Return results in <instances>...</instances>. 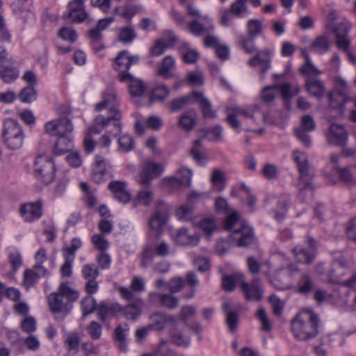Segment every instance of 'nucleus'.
Returning <instances> with one entry per match:
<instances>
[{
  "label": "nucleus",
  "instance_id": "nucleus-1",
  "mask_svg": "<svg viewBox=\"0 0 356 356\" xmlns=\"http://www.w3.org/2000/svg\"><path fill=\"white\" fill-rule=\"evenodd\" d=\"M247 35L239 36V44L242 49L248 54L257 52V54L249 60L248 64L251 67L260 65V72L265 74L270 68L271 51L264 49L257 51L254 40L256 38L263 33V23L257 19H249L246 25Z\"/></svg>",
  "mask_w": 356,
  "mask_h": 356
},
{
  "label": "nucleus",
  "instance_id": "nucleus-2",
  "mask_svg": "<svg viewBox=\"0 0 356 356\" xmlns=\"http://www.w3.org/2000/svg\"><path fill=\"white\" fill-rule=\"evenodd\" d=\"M104 108H107L110 115L107 117L102 115H97L94 120L91 130L95 133H100L104 128L112 123L114 128L113 135H118L122 129V124L120 121L122 115L118 108L117 92L112 88H108L102 93V101L95 105L96 111H101Z\"/></svg>",
  "mask_w": 356,
  "mask_h": 356
},
{
  "label": "nucleus",
  "instance_id": "nucleus-3",
  "mask_svg": "<svg viewBox=\"0 0 356 356\" xmlns=\"http://www.w3.org/2000/svg\"><path fill=\"white\" fill-rule=\"evenodd\" d=\"M263 104H254L245 106H235L227 108L226 122L236 131L241 132V123L238 119V115H242L250 119L252 123L258 124V120L261 118L264 123L272 124L273 122L268 112L264 111Z\"/></svg>",
  "mask_w": 356,
  "mask_h": 356
},
{
  "label": "nucleus",
  "instance_id": "nucleus-4",
  "mask_svg": "<svg viewBox=\"0 0 356 356\" xmlns=\"http://www.w3.org/2000/svg\"><path fill=\"white\" fill-rule=\"evenodd\" d=\"M163 171L162 166L159 163H148L142 172L136 176V181L141 186V189L137 193L134 204L149 206L154 201V194L150 188L152 180L159 177Z\"/></svg>",
  "mask_w": 356,
  "mask_h": 356
},
{
  "label": "nucleus",
  "instance_id": "nucleus-5",
  "mask_svg": "<svg viewBox=\"0 0 356 356\" xmlns=\"http://www.w3.org/2000/svg\"><path fill=\"white\" fill-rule=\"evenodd\" d=\"M320 319L313 311H303L292 320L291 329L298 340L307 341L316 337L318 333Z\"/></svg>",
  "mask_w": 356,
  "mask_h": 356
},
{
  "label": "nucleus",
  "instance_id": "nucleus-6",
  "mask_svg": "<svg viewBox=\"0 0 356 356\" xmlns=\"http://www.w3.org/2000/svg\"><path fill=\"white\" fill-rule=\"evenodd\" d=\"M326 276L329 282L347 287L356 284V270L343 256L332 261Z\"/></svg>",
  "mask_w": 356,
  "mask_h": 356
},
{
  "label": "nucleus",
  "instance_id": "nucleus-7",
  "mask_svg": "<svg viewBox=\"0 0 356 356\" xmlns=\"http://www.w3.org/2000/svg\"><path fill=\"white\" fill-rule=\"evenodd\" d=\"M3 138L7 147L11 149L20 148L24 142V133L18 122L13 119L4 122Z\"/></svg>",
  "mask_w": 356,
  "mask_h": 356
},
{
  "label": "nucleus",
  "instance_id": "nucleus-8",
  "mask_svg": "<svg viewBox=\"0 0 356 356\" xmlns=\"http://www.w3.org/2000/svg\"><path fill=\"white\" fill-rule=\"evenodd\" d=\"M34 172L38 179L45 184H50L55 177V165L51 156L38 155L34 162Z\"/></svg>",
  "mask_w": 356,
  "mask_h": 356
},
{
  "label": "nucleus",
  "instance_id": "nucleus-9",
  "mask_svg": "<svg viewBox=\"0 0 356 356\" xmlns=\"http://www.w3.org/2000/svg\"><path fill=\"white\" fill-rule=\"evenodd\" d=\"M140 57L138 55H131L127 50L120 51L115 58L113 68L119 72L118 79L125 82L127 79H131L132 75L128 72L132 65L138 63Z\"/></svg>",
  "mask_w": 356,
  "mask_h": 356
},
{
  "label": "nucleus",
  "instance_id": "nucleus-10",
  "mask_svg": "<svg viewBox=\"0 0 356 356\" xmlns=\"http://www.w3.org/2000/svg\"><path fill=\"white\" fill-rule=\"evenodd\" d=\"M47 300L49 309L57 321H63L72 308V305L57 292L49 294Z\"/></svg>",
  "mask_w": 356,
  "mask_h": 356
},
{
  "label": "nucleus",
  "instance_id": "nucleus-11",
  "mask_svg": "<svg viewBox=\"0 0 356 356\" xmlns=\"http://www.w3.org/2000/svg\"><path fill=\"white\" fill-rule=\"evenodd\" d=\"M293 159L296 163L299 172L298 183L305 186L312 184L314 174L310 169L307 155L300 151L296 150L293 152Z\"/></svg>",
  "mask_w": 356,
  "mask_h": 356
},
{
  "label": "nucleus",
  "instance_id": "nucleus-12",
  "mask_svg": "<svg viewBox=\"0 0 356 356\" xmlns=\"http://www.w3.org/2000/svg\"><path fill=\"white\" fill-rule=\"evenodd\" d=\"M308 248L298 245L292 252L297 262L303 264H311L315 259L317 252V242L310 236H306L305 240Z\"/></svg>",
  "mask_w": 356,
  "mask_h": 356
},
{
  "label": "nucleus",
  "instance_id": "nucleus-13",
  "mask_svg": "<svg viewBox=\"0 0 356 356\" xmlns=\"http://www.w3.org/2000/svg\"><path fill=\"white\" fill-rule=\"evenodd\" d=\"M45 133L51 136H67L73 131V125L67 118H63L48 122L44 125Z\"/></svg>",
  "mask_w": 356,
  "mask_h": 356
},
{
  "label": "nucleus",
  "instance_id": "nucleus-14",
  "mask_svg": "<svg viewBox=\"0 0 356 356\" xmlns=\"http://www.w3.org/2000/svg\"><path fill=\"white\" fill-rule=\"evenodd\" d=\"M316 124L313 117L310 115H305L301 118L300 126L295 129L297 138L307 147L311 146V137L309 132L316 129Z\"/></svg>",
  "mask_w": 356,
  "mask_h": 356
},
{
  "label": "nucleus",
  "instance_id": "nucleus-15",
  "mask_svg": "<svg viewBox=\"0 0 356 356\" xmlns=\"http://www.w3.org/2000/svg\"><path fill=\"white\" fill-rule=\"evenodd\" d=\"M43 201L38 199L35 202H27L20 205L19 213L26 222H33L42 216Z\"/></svg>",
  "mask_w": 356,
  "mask_h": 356
},
{
  "label": "nucleus",
  "instance_id": "nucleus-16",
  "mask_svg": "<svg viewBox=\"0 0 356 356\" xmlns=\"http://www.w3.org/2000/svg\"><path fill=\"white\" fill-rule=\"evenodd\" d=\"M241 289L245 299L248 301L259 302L263 299L264 289L259 279L255 278L251 283H248L243 279Z\"/></svg>",
  "mask_w": 356,
  "mask_h": 356
},
{
  "label": "nucleus",
  "instance_id": "nucleus-17",
  "mask_svg": "<svg viewBox=\"0 0 356 356\" xmlns=\"http://www.w3.org/2000/svg\"><path fill=\"white\" fill-rule=\"evenodd\" d=\"M351 27V23L349 21L344 20L337 24L333 29V32L337 38V47L344 51H348L350 44L348 32Z\"/></svg>",
  "mask_w": 356,
  "mask_h": 356
},
{
  "label": "nucleus",
  "instance_id": "nucleus-18",
  "mask_svg": "<svg viewBox=\"0 0 356 356\" xmlns=\"http://www.w3.org/2000/svg\"><path fill=\"white\" fill-rule=\"evenodd\" d=\"M111 167L109 162L102 156L96 155L92 165L91 179L97 184L106 180L107 170Z\"/></svg>",
  "mask_w": 356,
  "mask_h": 356
},
{
  "label": "nucleus",
  "instance_id": "nucleus-19",
  "mask_svg": "<svg viewBox=\"0 0 356 356\" xmlns=\"http://www.w3.org/2000/svg\"><path fill=\"white\" fill-rule=\"evenodd\" d=\"M193 172L191 170L182 168L177 172L175 177H167L165 179L166 184L171 188H178L181 186L190 187L192 181Z\"/></svg>",
  "mask_w": 356,
  "mask_h": 356
},
{
  "label": "nucleus",
  "instance_id": "nucleus-20",
  "mask_svg": "<svg viewBox=\"0 0 356 356\" xmlns=\"http://www.w3.org/2000/svg\"><path fill=\"white\" fill-rule=\"evenodd\" d=\"M326 138L330 145L344 147L347 143L348 134L342 126L332 123L326 134Z\"/></svg>",
  "mask_w": 356,
  "mask_h": 356
},
{
  "label": "nucleus",
  "instance_id": "nucleus-21",
  "mask_svg": "<svg viewBox=\"0 0 356 356\" xmlns=\"http://www.w3.org/2000/svg\"><path fill=\"white\" fill-rule=\"evenodd\" d=\"M168 211V207L165 203L161 201L157 202V209L149 219V225L152 229L159 231L167 222Z\"/></svg>",
  "mask_w": 356,
  "mask_h": 356
},
{
  "label": "nucleus",
  "instance_id": "nucleus-22",
  "mask_svg": "<svg viewBox=\"0 0 356 356\" xmlns=\"http://www.w3.org/2000/svg\"><path fill=\"white\" fill-rule=\"evenodd\" d=\"M108 188L113 193L114 198L122 204L129 202L131 195L127 188V183L120 180L112 181L108 184Z\"/></svg>",
  "mask_w": 356,
  "mask_h": 356
},
{
  "label": "nucleus",
  "instance_id": "nucleus-23",
  "mask_svg": "<svg viewBox=\"0 0 356 356\" xmlns=\"http://www.w3.org/2000/svg\"><path fill=\"white\" fill-rule=\"evenodd\" d=\"M49 274V271L42 266H33L24 273L23 284L26 289L33 286L41 277Z\"/></svg>",
  "mask_w": 356,
  "mask_h": 356
},
{
  "label": "nucleus",
  "instance_id": "nucleus-24",
  "mask_svg": "<svg viewBox=\"0 0 356 356\" xmlns=\"http://www.w3.org/2000/svg\"><path fill=\"white\" fill-rule=\"evenodd\" d=\"M232 237L237 242L238 246H248L253 241V229L245 224L242 225L240 229L232 232Z\"/></svg>",
  "mask_w": 356,
  "mask_h": 356
},
{
  "label": "nucleus",
  "instance_id": "nucleus-25",
  "mask_svg": "<svg viewBox=\"0 0 356 356\" xmlns=\"http://www.w3.org/2000/svg\"><path fill=\"white\" fill-rule=\"evenodd\" d=\"M222 310L226 316V323L231 332L234 333L238 323V308L236 305H232L229 301H225L222 305Z\"/></svg>",
  "mask_w": 356,
  "mask_h": 356
},
{
  "label": "nucleus",
  "instance_id": "nucleus-26",
  "mask_svg": "<svg viewBox=\"0 0 356 356\" xmlns=\"http://www.w3.org/2000/svg\"><path fill=\"white\" fill-rule=\"evenodd\" d=\"M152 323L149 325L152 330H161L165 328L168 324L175 325L177 320L175 316L166 315L163 313H156L150 317Z\"/></svg>",
  "mask_w": 356,
  "mask_h": 356
},
{
  "label": "nucleus",
  "instance_id": "nucleus-27",
  "mask_svg": "<svg viewBox=\"0 0 356 356\" xmlns=\"http://www.w3.org/2000/svg\"><path fill=\"white\" fill-rule=\"evenodd\" d=\"M197 120L196 111L191 109L180 115L178 120V126L184 131L190 132L196 126Z\"/></svg>",
  "mask_w": 356,
  "mask_h": 356
},
{
  "label": "nucleus",
  "instance_id": "nucleus-28",
  "mask_svg": "<svg viewBox=\"0 0 356 356\" xmlns=\"http://www.w3.org/2000/svg\"><path fill=\"white\" fill-rule=\"evenodd\" d=\"M143 300L141 298H137L131 303L123 307L122 316L129 321H136L142 313L143 307Z\"/></svg>",
  "mask_w": 356,
  "mask_h": 356
},
{
  "label": "nucleus",
  "instance_id": "nucleus-29",
  "mask_svg": "<svg viewBox=\"0 0 356 356\" xmlns=\"http://www.w3.org/2000/svg\"><path fill=\"white\" fill-rule=\"evenodd\" d=\"M193 98V103H198L200 105L203 118H214L216 117V113L212 110L211 102L204 97L202 92L194 91Z\"/></svg>",
  "mask_w": 356,
  "mask_h": 356
},
{
  "label": "nucleus",
  "instance_id": "nucleus-30",
  "mask_svg": "<svg viewBox=\"0 0 356 356\" xmlns=\"http://www.w3.org/2000/svg\"><path fill=\"white\" fill-rule=\"evenodd\" d=\"M307 92L313 97L320 98L325 92V86L321 79L316 77H308L305 82Z\"/></svg>",
  "mask_w": 356,
  "mask_h": 356
},
{
  "label": "nucleus",
  "instance_id": "nucleus-31",
  "mask_svg": "<svg viewBox=\"0 0 356 356\" xmlns=\"http://www.w3.org/2000/svg\"><path fill=\"white\" fill-rule=\"evenodd\" d=\"M200 236L197 234H189L188 229L181 228L179 229L177 235V242L182 245L196 246L200 241Z\"/></svg>",
  "mask_w": 356,
  "mask_h": 356
},
{
  "label": "nucleus",
  "instance_id": "nucleus-32",
  "mask_svg": "<svg viewBox=\"0 0 356 356\" xmlns=\"http://www.w3.org/2000/svg\"><path fill=\"white\" fill-rule=\"evenodd\" d=\"M296 287L297 292L307 295L315 290L314 280L309 274L303 273L298 280Z\"/></svg>",
  "mask_w": 356,
  "mask_h": 356
},
{
  "label": "nucleus",
  "instance_id": "nucleus-33",
  "mask_svg": "<svg viewBox=\"0 0 356 356\" xmlns=\"http://www.w3.org/2000/svg\"><path fill=\"white\" fill-rule=\"evenodd\" d=\"M214 26L211 21H207L205 24L197 20H193L188 24L190 32L195 36H201L213 31Z\"/></svg>",
  "mask_w": 356,
  "mask_h": 356
},
{
  "label": "nucleus",
  "instance_id": "nucleus-34",
  "mask_svg": "<svg viewBox=\"0 0 356 356\" xmlns=\"http://www.w3.org/2000/svg\"><path fill=\"white\" fill-rule=\"evenodd\" d=\"M68 13L63 14V17L69 19L72 23H82L88 17V13L83 7L67 8Z\"/></svg>",
  "mask_w": 356,
  "mask_h": 356
},
{
  "label": "nucleus",
  "instance_id": "nucleus-35",
  "mask_svg": "<svg viewBox=\"0 0 356 356\" xmlns=\"http://www.w3.org/2000/svg\"><path fill=\"white\" fill-rule=\"evenodd\" d=\"M244 275L242 274L225 275L222 279V289L227 291H233L236 285L241 287Z\"/></svg>",
  "mask_w": 356,
  "mask_h": 356
},
{
  "label": "nucleus",
  "instance_id": "nucleus-36",
  "mask_svg": "<svg viewBox=\"0 0 356 356\" xmlns=\"http://www.w3.org/2000/svg\"><path fill=\"white\" fill-rule=\"evenodd\" d=\"M58 294H60L62 297H63L65 300L69 301L72 305L73 302H75L78 300L79 297V293L72 288L68 282H62L56 291Z\"/></svg>",
  "mask_w": 356,
  "mask_h": 356
},
{
  "label": "nucleus",
  "instance_id": "nucleus-37",
  "mask_svg": "<svg viewBox=\"0 0 356 356\" xmlns=\"http://www.w3.org/2000/svg\"><path fill=\"white\" fill-rule=\"evenodd\" d=\"M190 155L200 165H204L207 162V158L204 153L200 139H197L193 142V146L190 150Z\"/></svg>",
  "mask_w": 356,
  "mask_h": 356
},
{
  "label": "nucleus",
  "instance_id": "nucleus-38",
  "mask_svg": "<svg viewBox=\"0 0 356 356\" xmlns=\"http://www.w3.org/2000/svg\"><path fill=\"white\" fill-rule=\"evenodd\" d=\"M19 76V70L10 65L0 66V78L6 83L15 81Z\"/></svg>",
  "mask_w": 356,
  "mask_h": 356
},
{
  "label": "nucleus",
  "instance_id": "nucleus-39",
  "mask_svg": "<svg viewBox=\"0 0 356 356\" xmlns=\"http://www.w3.org/2000/svg\"><path fill=\"white\" fill-rule=\"evenodd\" d=\"M330 47L328 36L321 35L317 36L312 42L309 49H314L318 54H324L329 51Z\"/></svg>",
  "mask_w": 356,
  "mask_h": 356
},
{
  "label": "nucleus",
  "instance_id": "nucleus-40",
  "mask_svg": "<svg viewBox=\"0 0 356 356\" xmlns=\"http://www.w3.org/2000/svg\"><path fill=\"white\" fill-rule=\"evenodd\" d=\"M57 141L54 146V152L56 155L67 153L72 147V140L69 136L57 137Z\"/></svg>",
  "mask_w": 356,
  "mask_h": 356
},
{
  "label": "nucleus",
  "instance_id": "nucleus-41",
  "mask_svg": "<svg viewBox=\"0 0 356 356\" xmlns=\"http://www.w3.org/2000/svg\"><path fill=\"white\" fill-rule=\"evenodd\" d=\"M283 270V268L277 270L273 277L269 278V282L275 289L284 291L289 289V284L286 281V276L284 275Z\"/></svg>",
  "mask_w": 356,
  "mask_h": 356
},
{
  "label": "nucleus",
  "instance_id": "nucleus-42",
  "mask_svg": "<svg viewBox=\"0 0 356 356\" xmlns=\"http://www.w3.org/2000/svg\"><path fill=\"white\" fill-rule=\"evenodd\" d=\"M193 92L191 94L183 96L179 98L172 99L170 104V109L171 112H176L183 108L185 106L193 103Z\"/></svg>",
  "mask_w": 356,
  "mask_h": 356
},
{
  "label": "nucleus",
  "instance_id": "nucleus-43",
  "mask_svg": "<svg viewBox=\"0 0 356 356\" xmlns=\"http://www.w3.org/2000/svg\"><path fill=\"white\" fill-rule=\"evenodd\" d=\"M336 90L330 92V97L334 98L335 97L342 102L344 99V95L348 96V86L346 81L341 77L335 79Z\"/></svg>",
  "mask_w": 356,
  "mask_h": 356
},
{
  "label": "nucleus",
  "instance_id": "nucleus-44",
  "mask_svg": "<svg viewBox=\"0 0 356 356\" xmlns=\"http://www.w3.org/2000/svg\"><path fill=\"white\" fill-rule=\"evenodd\" d=\"M38 92L35 87L33 86H26L22 88L19 95L18 98L22 103L30 104L36 100Z\"/></svg>",
  "mask_w": 356,
  "mask_h": 356
},
{
  "label": "nucleus",
  "instance_id": "nucleus-45",
  "mask_svg": "<svg viewBox=\"0 0 356 356\" xmlns=\"http://www.w3.org/2000/svg\"><path fill=\"white\" fill-rule=\"evenodd\" d=\"M175 65V60L174 58L170 56H165L161 63V66L159 70V75L163 76L165 79H170L172 77L173 74L172 70Z\"/></svg>",
  "mask_w": 356,
  "mask_h": 356
},
{
  "label": "nucleus",
  "instance_id": "nucleus-46",
  "mask_svg": "<svg viewBox=\"0 0 356 356\" xmlns=\"http://www.w3.org/2000/svg\"><path fill=\"white\" fill-rule=\"evenodd\" d=\"M127 329L123 328L121 325H118L114 330L115 340L118 344V347L122 352H126L127 350V343L126 340Z\"/></svg>",
  "mask_w": 356,
  "mask_h": 356
},
{
  "label": "nucleus",
  "instance_id": "nucleus-47",
  "mask_svg": "<svg viewBox=\"0 0 356 356\" xmlns=\"http://www.w3.org/2000/svg\"><path fill=\"white\" fill-rule=\"evenodd\" d=\"M129 83V89L131 95L134 97H140L144 94L145 86L144 83L139 79H136L133 76L131 79H127Z\"/></svg>",
  "mask_w": 356,
  "mask_h": 356
},
{
  "label": "nucleus",
  "instance_id": "nucleus-48",
  "mask_svg": "<svg viewBox=\"0 0 356 356\" xmlns=\"http://www.w3.org/2000/svg\"><path fill=\"white\" fill-rule=\"evenodd\" d=\"M82 242L80 238L77 237L73 238L69 246L63 248V257L75 259L76 251L81 247Z\"/></svg>",
  "mask_w": 356,
  "mask_h": 356
},
{
  "label": "nucleus",
  "instance_id": "nucleus-49",
  "mask_svg": "<svg viewBox=\"0 0 356 356\" xmlns=\"http://www.w3.org/2000/svg\"><path fill=\"white\" fill-rule=\"evenodd\" d=\"M65 343L70 353H76L80 343L79 334L77 332L67 334L65 337Z\"/></svg>",
  "mask_w": 356,
  "mask_h": 356
},
{
  "label": "nucleus",
  "instance_id": "nucleus-50",
  "mask_svg": "<svg viewBox=\"0 0 356 356\" xmlns=\"http://www.w3.org/2000/svg\"><path fill=\"white\" fill-rule=\"evenodd\" d=\"M142 356H177L166 341H161L157 348L149 354H144Z\"/></svg>",
  "mask_w": 356,
  "mask_h": 356
},
{
  "label": "nucleus",
  "instance_id": "nucleus-51",
  "mask_svg": "<svg viewBox=\"0 0 356 356\" xmlns=\"http://www.w3.org/2000/svg\"><path fill=\"white\" fill-rule=\"evenodd\" d=\"M186 281L189 286L191 287V291L184 294V298L188 299L193 298L195 293V287L199 284V280L196 274L193 271H188L186 274Z\"/></svg>",
  "mask_w": 356,
  "mask_h": 356
},
{
  "label": "nucleus",
  "instance_id": "nucleus-52",
  "mask_svg": "<svg viewBox=\"0 0 356 356\" xmlns=\"http://www.w3.org/2000/svg\"><path fill=\"white\" fill-rule=\"evenodd\" d=\"M229 10L233 15L241 17L248 11V6L244 0H236L231 4Z\"/></svg>",
  "mask_w": 356,
  "mask_h": 356
},
{
  "label": "nucleus",
  "instance_id": "nucleus-53",
  "mask_svg": "<svg viewBox=\"0 0 356 356\" xmlns=\"http://www.w3.org/2000/svg\"><path fill=\"white\" fill-rule=\"evenodd\" d=\"M169 92V89L165 86H159L154 88L150 97L152 102L163 101L168 97Z\"/></svg>",
  "mask_w": 356,
  "mask_h": 356
},
{
  "label": "nucleus",
  "instance_id": "nucleus-54",
  "mask_svg": "<svg viewBox=\"0 0 356 356\" xmlns=\"http://www.w3.org/2000/svg\"><path fill=\"white\" fill-rule=\"evenodd\" d=\"M81 304L83 316H88L92 313L97 307L95 299L91 296L84 298Z\"/></svg>",
  "mask_w": 356,
  "mask_h": 356
},
{
  "label": "nucleus",
  "instance_id": "nucleus-55",
  "mask_svg": "<svg viewBox=\"0 0 356 356\" xmlns=\"http://www.w3.org/2000/svg\"><path fill=\"white\" fill-rule=\"evenodd\" d=\"M58 35L63 40L74 42L77 40L78 34L75 29L72 27H62L58 31Z\"/></svg>",
  "mask_w": 356,
  "mask_h": 356
},
{
  "label": "nucleus",
  "instance_id": "nucleus-56",
  "mask_svg": "<svg viewBox=\"0 0 356 356\" xmlns=\"http://www.w3.org/2000/svg\"><path fill=\"white\" fill-rule=\"evenodd\" d=\"M136 38V33L132 27L127 26L122 28L118 39L124 43H130Z\"/></svg>",
  "mask_w": 356,
  "mask_h": 356
},
{
  "label": "nucleus",
  "instance_id": "nucleus-57",
  "mask_svg": "<svg viewBox=\"0 0 356 356\" xmlns=\"http://www.w3.org/2000/svg\"><path fill=\"white\" fill-rule=\"evenodd\" d=\"M81 274L85 280L97 279L99 273L94 264H84L81 268Z\"/></svg>",
  "mask_w": 356,
  "mask_h": 356
},
{
  "label": "nucleus",
  "instance_id": "nucleus-58",
  "mask_svg": "<svg viewBox=\"0 0 356 356\" xmlns=\"http://www.w3.org/2000/svg\"><path fill=\"white\" fill-rule=\"evenodd\" d=\"M173 293L161 294L160 305L168 309H174L178 306V299Z\"/></svg>",
  "mask_w": 356,
  "mask_h": 356
},
{
  "label": "nucleus",
  "instance_id": "nucleus-59",
  "mask_svg": "<svg viewBox=\"0 0 356 356\" xmlns=\"http://www.w3.org/2000/svg\"><path fill=\"white\" fill-rule=\"evenodd\" d=\"M185 284L186 282L184 278L175 277L170 280L168 287L171 293H177L184 289Z\"/></svg>",
  "mask_w": 356,
  "mask_h": 356
},
{
  "label": "nucleus",
  "instance_id": "nucleus-60",
  "mask_svg": "<svg viewBox=\"0 0 356 356\" xmlns=\"http://www.w3.org/2000/svg\"><path fill=\"white\" fill-rule=\"evenodd\" d=\"M86 330L92 339L97 340L102 336V327L99 323L92 321L88 325Z\"/></svg>",
  "mask_w": 356,
  "mask_h": 356
},
{
  "label": "nucleus",
  "instance_id": "nucleus-61",
  "mask_svg": "<svg viewBox=\"0 0 356 356\" xmlns=\"http://www.w3.org/2000/svg\"><path fill=\"white\" fill-rule=\"evenodd\" d=\"M200 227L207 236H210L216 229V222L213 218H207L201 220Z\"/></svg>",
  "mask_w": 356,
  "mask_h": 356
},
{
  "label": "nucleus",
  "instance_id": "nucleus-62",
  "mask_svg": "<svg viewBox=\"0 0 356 356\" xmlns=\"http://www.w3.org/2000/svg\"><path fill=\"white\" fill-rule=\"evenodd\" d=\"M196 309L193 305H187L181 307L179 313V318L186 326H188V319L193 316Z\"/></svg>",
  "mask_w": 356,
  "mask_h": 356
},
{
  "label": "nucleus",
  "instance_id": "nucleus-63",
  "mask_svg": "<svg viewBox=\"0 0 356 356\" xmlns=\"http://www.w3.org/2000/svg\"><path fill=\"white\" fill-rule=\"evenodd\" d=\"M119 148L124 152H127L134 148L133 138L127 134L121 136L118 138Z\"/></svg>",
  "mask_w": 356,
  "mask_h": 356
},
{
  "label": "nucleus",
  "instance_id": "nucleus-64",
  "mask_svg": "<svg viewBox=\"0 0 356 356\" xmlns=\"http://www.w3.org/2000/svg\"><path fill=\"white\" fill-rule=\"evenodd\" d=\"M257 317L261 323V329L265 332L271 330V323L268 318L266 312L264 307H260L257 312Z\"/></svg>",
  "mask_w": 356,
  "mask_h": 356
}]
</instances>
